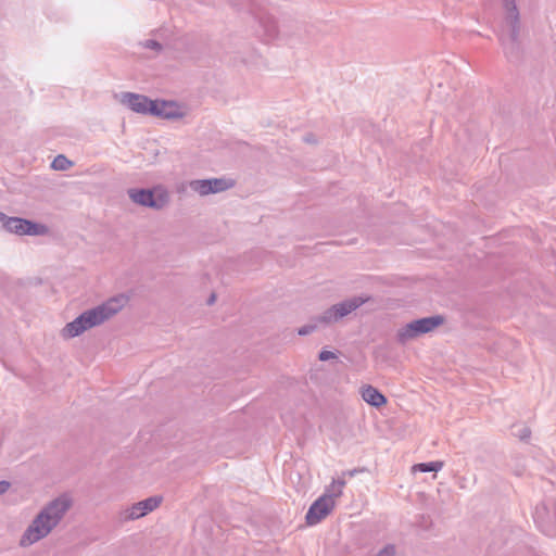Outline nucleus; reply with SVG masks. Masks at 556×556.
<instances>
[{"instance_id":"nucleus-24","label":"nucleus","mask_w":556,"mask_h":556,"mask_svg":"<svg viewBox=\"0 0 556 556\" xmlns=\"http://www.w3.org/2000/svg\"><path fill=\"white\" fill-rule=\"evenodd\" d=\"M144 47L148 49L155 50V51L162 50V45L159 41L153 40V39L146 40Z\"/></svg>"},{"instance_id":"nucleus-14","label":"nucleus","mask_w":556,"mask_h":556,"mask_svg":"<svg viewBox=\"0 0 556 556\" xmlns=\"http://www.w3.org/2000/svg\"><path fill=\"white\" fill-rule=\"evenodd\" d=\"M1 219H5L4 222V228L12 233L25 236V218L21 217H7L3 213H0Z\"/></svg>"},{"instance_id":"nucleus-25","label":"nucleus","mask_w":556,"mask_h":556,"mask_svg":"<svg viewBox=\"0 0 556 556\" xmlns=\"http://www.w3.org/2000/svg\"><path fill=\"white\" fill-rule=\"evenodd\" d=\"M10 488V483L5 480L0 481V494L5 493Z\"/></svg>"},{"instance_id":"nucleus-4","label":"nucleus","mask_w":556,"mask_h":556,"mask_svg":"<svg viewBox=\"0 0 556 556\" xmlns=\"http://www.w3.org/2000/svg\"><path fill=\"white\" fill-rule=\"evenodd\" d=\"M367 298L363 296H353L337 303L324 311L320 315L315 316L309 324L299 328L298 334L307 336L314 332L320 326H329L334 324L361 307L364 303L367 302Z\"/></svg>"},{"instance_id":"nucleus-3","label":"nucleus","mask_w":556,"mask_h":556,"mask_svg":"<svg viewBox=\"0 0 556 556\" xmlns=\"http://www.w3.org/2000/svg\"><path fill=\"white\" fill-rule=\"evenodd\" d=\"M506 10L505 28L498 35L500 42L508 60H516L520 55V15L516 0H502Z\"/></svg>"},{"instance_id":"nucleus-18","label":"nucleus","mask_w":556,"mask_h":556,"mask_svg":"<svg viewBox=\"0 0 556 556\" xmlns=\"http://www.w3.org/2000/svg\"><path fill=\"white\" fill-rule=\"evenodd\" d=\"M346 481L343 478L333 479L332 483L326 489V492L323 495H331V500L340 497L342 495V490L345 486Z\"/></svg>"},{"instance_id":"nucleus-12","label":"nucleus","mask_w":556,"mask_h":556,"mask_svg":"<svg viewBox=\"0 0 556 556\" xmlns=\"http://www.w3.org/2000/svg\"><path fill=\"white\" fill-rule=\"evenodd\" d=\"M363 400L374 407H380L387 403V397L375 387L365 386L362 388Z\"/></svg>"},{"instance_id":"nucleus-13","label":"nucleus","mask_w":556,"mask_h":556,"mask_svg":"<svg viewBox=\"0 0 556 556\" xmlns=\"http://www.w3.org/2000/svg\"><path fill=\"white\" fill-rule=\"evenodd\" d=\"M251 12L258 20V23L264 29V34L268 39H274L278 36V27L273 16L267 14H258L253 9H251Z\"/></svg>"},{"instance_id":"nucleus-8","label":"nucleus","mask_w":556,"mask_h":556,"mask_svg":"<svg viewBox=\"0 0 556 556\" xmlns=\"http://www.w3.org/2000/svg\"><path fill=\"white\" fill-rule=\"evenodd\" d=\"M334 508V501L331 495L319 496L308 508L305 520L308 526L319 523Z\"/></svg>"},{"instance_id":"nucleus-7","label":"nucleus","mask_w":556,"mask_h":556,"mask_svg":"<svg viewBox=\"0 0 556 556\" xmlns=\"http://www.w3.org/2000/svg\"><path fill=\"white\" fill-rule=\"evenodd\" d=\"M533 520L545 535L556 536V500L548 498L538 504Z\"/></svg>"},{"instance_id":"nucleus-20","label":"nucleus","mask_w":556,"mask_h":556,"mask_svg":"<svg viewBox=\"0 0 556 556\" xmlns=\"http://www.w3.org/2000/svg\"><path fill=\"white\" fill-rule=\"evenodd\" d=\"M73 163L63 154H59L52 161L51 167L55 170H66Z\"/></svg>"},{"instance_id":"nucleus-16","label":"nucleus","mask_w":556,"mask_h":556,"mask_svg":"<svg viewBox=\"0 0 556 556\" xmlns=\"http://www.w3.org/2000/svg\"><path fill=\"white\" fill-rule=\"evenodd\" d=\"M25 226L26 236H46L49 233V228L45 224L27 219Z\"/></svg>"},{"instance_id":"nucleus-9","label":"nucleus","mask_w":556,"mask_h":556,"mask_svg":"<svg viewBox=\"0 0 556 556\" xmlns=\"http://www.w3.org/2000/svg\"><path fill=\"white\" fill-rule=\"evenodd\" d=\"M162 502L161 496H151L143 501L132 504L121 513V519L123 521L136 520L141 518L149 513L153 511Z\"/></svg>"},{"instance_id":"nucleus-11","label":"nucleus","mask_w":556,"mask_h":556,"mask_svg":"<svg viewBox=\"0 0 556 556\" xmlns=\"http://www.w3.org/2000/svg\"><path fill=\"white\" fill-rule=\"evenodd\" d=\"M151 109L152 115L156 117L176 119L184 116L180 106L174 101L154 100V105Z\"/></svg>"},{"instance_id":"nucleus-6","label":"nucleus","mask_w":556,"mask_h":556,"mask_svg":"<svg viewBox=\"0 0 556 556\" xmlns=\"http://www.w3.org/2000/svg\"><path fill=\"white\" fill-rule=\"evenodd\" d=\"M127 193L134 203L154 210H162L170 200L168 191L163 187L154 189L131 188L127 190Z\"/></svg>"},{"instance_id":"nucleus-10","label":"nucleus","mask_w":556,"mask_h":556,"mask_svg":"<svg viewBox=\"0 0 556 556\" xmlns=\"http://www.w3.org/2000/svg\"><path fill=\"white\" fill-rule=\"evenodd\" d=\"M119 101L135 113L152 115L151 106L154 105V100L149 99L147 96L134 92H122Z\"/></svg>"},{"instance_id":"nucleus-1","label":"nucleus","mask_w":556,"mask_h":556,"mask_svg":"<svg viewBox=\"0 0 556 556\" xmlns=\"http://www.w3.org/2000/svg\"><path fill=\"white\" fill-rule=\"evenodd\" d=\"M129 298L125 294H117L110 298L102 304L83 312L73 321L65 325L61 334L64 339H72L80 336L86 330L103 324L119 313L128 303Z\"/></svg>"},{"instance_id":"nucleus-15","label":"nucleus","mask_w":556,"mask_h":556,"mask_svg":"<svg viewBox=\"0 0 556 556\" xmlns=\"http://www.w3.org/2000/svg\"><path fill=\"white\" fill-rule=\"evenodd\" d=\"M188 185H189V188L193 192H195V193H198V194H200L202 197L208 195V194L213 193V189L211 187V184H210L208 179H194V180H190Z\"/></svg>"},{"instance_id":"nucleus-5","label":"nucleus","mask_w":556,"mask_h":556,"mask_svg":"<svg viewBox=\"0 0 556 556\" xmlns=\"http://www.w3.org/2000/svg\"><path fill=\"white\" fill-rule=\"evenodd\" d=\"M445 318L442 315L422 317L407 323L399 329L396 338L402 344L426 333L433 331L443 325Z\"/></svg>"},{"instance_id":"nucleus-19","label":"nucleus","mask_w":556,"mask_h":556,"mask_svg":"<svg viewBox=\"0 0 556 556\" xmlns=\"http://www.w3.org/2000/svg\"><path fill=\"white\" fill-rule=\"evenodd\" d=\"M443 462H429V463H419L413 466L414 471L419 472H438L443 467Z\"/></svg>"},{"instance_id":"nucleus-26","label":"nucleus","mask_w":556,"mask_h":556,"mask_svg":"<svg viewBox=\"0 0 556 556\" xmlns=\"http://www.w3.org/2000/svg\"><path fill=\"white\" fill-rule=\"evenodd\" d=\"M359 470L358 469H352V470H346V471H343L341 477L340 478H343L344 477H354Z\"/></svg>"},{"instance_id":"nucleus-21","label":"nucleus","mask_w":556,"mask_h":556,"mask_svg":"<svg viewBox=\"0 0 556 556\" xmlns=\"http://www.w3.org/2000/svg\"><path fill=\"white\" fill-rule=\"evenodd\" d=\"M334 358H337V354L332 351L321 350L318 354V359L321 362H327Z\"/></svg>"},{"instance_id":"nucleus-27","label":"nucleus","mask_w":556,"mask_h":556,"mask_svg":"<svg viewBox=\"0 0 556 556\" xmlns=\"http://www.w3.org/2000/svg\"><path fill=\"white\" fill-rule=\"evenodd\" d=\"M215 301H216V295H215L214 293H212V294L210 295V298L207 299V304H208V305H212V304H214V303H215Z\"/></svg>"},{"instance_id":"nucleus-22","label":"nucleus","mask_w":556,"mask_h":556,"mask_svg":"<svg viewBox=\"0 0 556 556\" xmlns=\"http://www.w3.org/2000/svg\"><path fill=\"white\" fill-rule=\"evenodd\" d=\"M520 440L526 441L531 435V430L528 427H521L517 432H514Z\"/></svg>"},{"instance_id":"nucleus-17","label":"nucleus","mask_w":556,"mask_h":556,"mask_svg":"<svg viewBox=\"0 0 556 556\" xmlns=\"http://www.w3.org/2000/svg\"><path fill=\"white\" fill-rule=\"evenodd\" d=\"M213 193L226 191L235 186V181L228 178H208Z\"/></svg>"},{"instance_id":"nucleus-23","label":"nucleus","mask_w":556,"mask_h":556,"mask_svg":"<svg viewBox=\"0 0 556 556\" xmlns=\"http://www.w3.org/2000/svg\"><path fill=\"white\" fill-rule=\"evenodd\" d=\"M377 556H395V547L392 544L386 545L381 548Z\"/></svg>"},{"instance_id":"nucleus-2","label":"nucleus","mask_w":556,"mask_h":556,"mask_svg":"<svg viewBox=\"0 0 556 556\" xmlns=\"http://www.w3.org/2000/svg\"><path fill=\"white\" fill-rule=\"evenodd\" d=\"M71 506L72 500L66 494L48 503L23 533L21 545L29 546L46 538L63 519Z\"/></svg>"},{"instance_id":"nucleus-28","label":"nucleus","mask_w":556,"mask_h":556,"mask_svg":"<svg viewBox=\"0 0 556 556\" xmlns=\"http://www.w3.org/2000/svg\"><path fill=\"white\" fill-rule=\"evenodd\" d=\"M304 140H305L306 142H314V140H313V136H312V135L306 136V137L304 138Z\"/></svg>"}]
</instances>
